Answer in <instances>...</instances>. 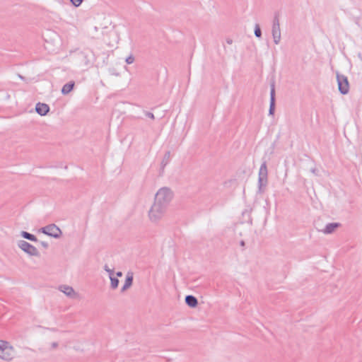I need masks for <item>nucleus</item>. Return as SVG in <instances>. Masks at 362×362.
<instances>
[{
  "instance_id": "b1692460",
  "label": "nucleus",
  "mask_w": 362,
  "mask_h": 362,
  "mask_svg": "<svg viewBox=\"0 0 362 362\" xmlns=\"http://www.w3.org/2000/svg\"><path fill=\"white\" fill-rule=\"evenodd\" d=\"M58 346H59V344H58V343H57V342H52V343L51 344V348H52V349H57V348L58 347Z\"/></svg>"
},
{
  "instance_id": "aec40b11",
  "label": "nucleus",
  "mask_w": 362,
  "mask_h": 362,
  "mask_svg": "<svg viewBox=\"0 0 362 362\" xmlns=\"http://www.w3.org/2000/svg\"><path fill=\"white\" fill-rule=\"evenodd\" d=\"M70 1L72 3V4L76 7L79 6L83 1V0H70Z\"/></svg>"
},
{
  "instance_id": "1a4fd4ad",
  "label": "nucleus",
  "mask_w": 362,
  "mask_h": 362,
  "mask_svg": "<svg viewBox=\"0 0 362 362\" xmlns=\"http://www.w3.org/2000/svg\"><path fill=\"white\" fill-rule=\"evenodd\" d=\"M59 291L64 293L67 297L71 298H76L78 296L77 293L74 291V289L68 285H60L58 287Z\"/></svg>"
},
{
  "instance_id": "bb28decb",
  "label": "nucleus",
  "mask_w": 362,
  "mask_h": 362,
  "mask_svg": "<svg viewBox=\"0 0 362 362\" xmlns=\"http://www.w3.org/2000/svg\"><path fill=\"white\" fill-rule=\"evenodd\" d=\"M226 42H227L228 44H229V45H231V44L233 43V40H232V39L228 38V39L226 40Z\"/></svg>"
},
{
  "instance_id": "a878e982",
  "label": "nucleus",
  "mask_w": 362,
  "mask_h": 362,
  "mask_svg": "<svg viewBox=\"0 0 362 362\" xmlns=\"http://www.w3.org/2000/svg\"><path fill=\"white\" fill-rule=\"evenodd\" d=\"M272 100H270L269 109V115H272Z\"/></svg>"
},
{
  "instance_id": "c756f323",
  "label": "nucleus",
  "mask_w": 362,
  "mask_h": 362,
  "mask_svg": "<svg viewBox=\"0 0 362 362\" xmlns=\"http://www.w3.org/2000/svg\"><path fill=\"white\" fill-rule=\"evenodd\" d=\"M311 171H312V173H313L314 174H317V173H316L317 170H316L315 168L312 169V170H311Z\"/></svg>"
},
{
  "instance_id": "6ab92c4d",
  "label": "nucleus",
  "mask_w": 362,
  "mask_h": 362,
  "mask_svg": "<svg viewBox=\"0 0 362 362\" xmlns=\"http://www.w3.org/2000/svg\"><path fill=\"white\" fill-rule=\"evenodd\" d=\"M104 269L109 274L110 276H113V274H114L113 269L109 268V267L107 264L105 265Z\"/></svg>"
},
{
  "instance_id": "7ed1b4c3",
  "label": "nucleus",
  "mask_w": 362,
  "mask_h": 362,
  "mask_svg": "<svg viewBox=\"0 0 362 362\" xmlns=\"http://www.w3.org/2000/svg\"><path fill=\"white\" fill-rule=\"evenodd\" d=\"M167 209H168L166 207L153 202L148 213L150 221L154 223H158L164 217Z\"/></svg>"
},
{
  "instance_id": "9b49d317",
  "label": "nucleus",
  "mask_w": 362,
  "mask_h": 362,
  "mask_svg": "<svg viewBox=\"0 0 362 362\" xmlns=\"http://www.w3.org/2000/svg\"><path fill=\"white\" fill-rule=\"evenodd\" d=\"M341 224L339 223H329L326 225L325 228L322 230L325 234L332 233Z\"/></svg>"
},
{
  "instance_id": "f257e3e1",
  "label": "nucleus",
  "mask_w": 362,
  "mask_h": 362,
  "mask_svg": "<svg viewBox=\"0 0 362 362\" xmlns=\"http://www.w3.org/2000/svg\"><path fill=\"white\" fill-rule=\"evenodd\" d=\"M173 198V191L167 187H161L158 190L154 197V202L168 209Z\"/></svg>"
},
{
  "instance_id": "5701e85b",
  "label": "nucleus",
  "mask_w": 362,
  "mask_h": 362,
  "mask_svg": "<svg viewBox=\"0 0 362 362\" xmlns=\"http://www.w3.org/2000/svg\"><path fill=\"white\" fill-rule=\"evenodd\" d=\"M146 115L147 117H148L149 118L152 119H154V118H155V117H154V115H153V113L150 112H147L146 113Z\"/></svg>"
},
{
  "instance_id": "f8f14e48",
  "label": "nucleus",
  "mask_w": 362,
  "mask_h": 362,
  "mask_svg": "<svg viewBox=\"0 0 362 362\" xmlns=\"http://www.w3.org/2000/svg\"><path fill=\"white\" fill-rule=\"evenodd\" d=\"M133 283V273L128 272L126 276L125 283L122 288V291L124 292L127 289H128Z\"/></svg>"
},
{
  "instance_id": "39448f33",
  "label": "nucleus",
  "mask_w": 362,
  "mask_h": 362,
  "mask_svg": "<svg viewBox=\"0 0 362 362\" xmlns=\"http://www.w3.org/2000/svg\"><path fill=\"white\" fill-rule=\"evenodd\" d=\"M18 247L30 256L39 257L38 250L25 240H20L17 242Z\"/></svg>"
},
{
  "instance_id": "cd10ccee",
  "label": "nucleus",
  "mask_w": 362,
  "mask_h": 362,
  "mask_svg": "<svg viewBox=\"0 0 362 362\" xmlns=\"http://www.w3.org/2000/svg\"><path fill=\"white\" fill-rule=\"evenodd\" d=\"M116 275H117V276H118V277H121V276H122V275H123V274H122V272H117L116 273Z\"/></svg>"
},
{
  "instance_id": "4468645a",
  "label": "nucleus",
  "mask_w": 362,
  "mask_h": 362,
  "mask_svg": "<svg viewBox=\"0 0 362 362\" xmlns=\"http://www.w3.org/2000/svg\"><path fill=\"white\" fill-rule=\"evenodd\" d=\"M75 85L74 81H70L65 85L62 88V93L63 95H67L69 94L74 88Z\"/></svg>"
},
{
  "instance_id": "412c9836",
  "label": "nucleus",
  "mask_w": 362,
  "mask_h": 362,
  "mask_svg": "<svg viewBox=\"0 0 362 362\" xmlns=\"http://www.w3.org/2000/svg\"><path fill=\"white\" fill-rule=\"evenodd\" d=\"M134 62V57L132 55L129 56V57L126 59V62H127L128 64H132Z\"/></svg>"
},
{
  "instance_id": "2eb2a0df",
  "label": "nucleus",
  "mask_w": 362,
  "mask_h": 362,
  "mask_svg": "<svg viewBox=\"0 0 362 362\" xmlns=\"http://www.w3.org/2000/svg\"><path fill=\"white\" fill-rule=\"evenodd\" d=\"M21 235L23 238L27 239L28 240H30V241H33V242H37V238H36L35 235H33V234H31L30 233H28L26 231H21Z\"/></svg>"
},
{
  "instance_id": "ddd939ff",
  "label": "nucleus",
  "mask_w": 362,
  "mask_h": 362,
  "mask_svg": "<svg viewBox=\"0 0 362 362\" xmlns=\"http://www.w3.org/2000/svg\"><path fill=\"white\" fill-rule=\"evenodd\" d=\"M185 303L189 307L195 308L198 304V300L194 296L188 295L185 297Z\"/></svg>"
},
{
  "instance_id": "393cba45",
  "label": "nucleus",
  "mask_w": 362,
  "mask_h": 362,
  "mask_svg": "<svg viewBox=\"0 0 362 362\" xmlns=\"http://www.w3.org/2000/svg\"><path fill=\"white\" fill-rule=\"evenodd\" d=\"M41 245L44 247V248H47L48 246H49V244L47 243V242H45V241H42L40 243Z\"/></svg>"
},
{
  "instance_id": "20e7f679",
  "label": "nucleus",
  "mask_w": 362,
  "mask_h": 362,
  "mask_svg": "<svg viewBox=\"0 0 362 362\" xmlns=\"http://www.w3.org/2000/svg\"><path fill=\"white\" fill-rule=\"evenodd\" d=\"M268 184V170L266 161H264L259 170L258 189L264 192Z\"/></svg>"
},
{
  "instance_id": "dca6fc26",
  "label": "nucleus",
  "mask_w": 362,
  "mask_h": 362,
  "mask_svg": "<svg viewBox=\"0 0 362 362\" xmlns=\"http://www.w3.org/2000/svg\"><path fill=\"white\" fill-rule=\"evenodd\" d=\"M170 152L167 151L165 153L163 160L161 162V165H163V167H165L168 163V162L170 160Z\"/></svg>"
},
{
  "instance_id": "a211bd4d",
  "label": "nucleus",
  "mask_w": 362,
  "mask_h": 362,
  "mask_svg": "<svg viewBox=\"0 0 362 362\" xmlns=\"http://www.w3.org/2000/svg\"><path fill=\"white\" fill-rule=\"evenodd\" d=\"M255 35L257 37H260L262 35V31L258 24H256L255 26Z\"/></svg>"
},
{
  "instance_id": "9d476101",
  "label": "nucleus",
  "mask_w": 362,
  "mask_h": 362,
  "mask_svg": "<svg viewBox=\"0 0 362 362\" xmlns=\"http://www.w3.org/2000/svg\"><path fill=\"white\" fill-rule=\"evenodd\" d=\"M35 111L41 116L46 115L49 111L48 105L42 103H37L35 106Z\"/></svg>"
},
{
  "instance_id": "c85d7f7f",
  "label": "nucleus",
  "mask_w": 362,
  "mask_h": 362,
  "mask_svg": "<svg viewBox=\"0 0 362 362\" xmlns=\"http://www.w3.org/2000/svg\"><path fill=\"white\" fill-rule=\"evenodd\" d=\"M240 246L244 247L245 246V241L244 240H241L240 243Z\"/></svg>"
},
{
  "instance_id": "4be33fe9",
  "label": "nucleus",
  "mask_w": 362,
  "mask_h": 362,
  "mask_svg": "<svg viewBox=\"0 0 362 362\" xmlns=\"http://www.w3.org/2000/svg\"><path fill=\"white\" fill-rule=\"evenodd\" d=\"M275 91H274V86L273 85V113L274 112V107H275Z\"/></svg>"
},
{
  "instance_id": "f03ea898",
  "label": "nucleus",
  "mask_w": 362,
  "mask_h": 362,
  "mask_svg": "<svg viewBox=\"0 0 362 362\" xmlns=\"http://www.w3.org/2000/svg\"><path fill=\"white\" fill-rule=\"evenodd\" d=\"M16 351L9 341L0 340V359L10 362L16 358Z\"/></svg>"
},
{
  "instance_id": "6e6552de",
  "label": "nucleus",
  "mask_w": 362,
  "mask_h": 362,
  "mask_svg": "<svg viewBox=\"0 0 362 362\" xmlns=\"http://www.w3.org/2000/svg\"><path fill=\"white\" fill-rule=\"evenodd\" d=\"M281 39V32L279 28V23L278 19V14L276 13L273 19V40L275 44H278Z\"/></svg>"
},
{
  "instance_id": "0eeeda50",
  "label": "nucleus",
  "mask_w": 362,
  "mask_h": 362,
  "mask_svg": "<svg viewBox=\"0 0 362 362\" xmlns=\"http://www.w3.org/2000/svg\"><path fill=\"white\" fill-rule=\"evenodd\" d=\"M41 232L45 235L59 238L62 236V232L61 229L55 224H49L40 229Z\"/></svg>"
},
{
  "instance_id": "f3484780",
  "label": "nucleus",
  "mask_w": 362,
  "mask_h": 362,
  "mask_svg": "<svg viewBox=\"0 0 362 362\" xmlns=\"http://www.w3.org/2000/svg\"><path fill=\"white\" fill-rule=\"evenodd\" d=\"M111 281V288L112 289H115L118 287L119 280L117 278L113 277V276H110Z\"/></svg>"
},
{
  "instance_id": "423d86ee",
  "label": "nucleus",
  "mask_w": 362,
  "mask_h": 362,
  "mask_svg": "<svg viewBox=\"0 0 362 362\" xmlns=\"http://www.w3.org/2000/svg\"><path fill=\"white\" fill-rule=\"evenodd\" d=\"M337 81L338 84V89L340 93L342 95L347 94L349 91V83L348 78L346 76L340 74L337 72Z\"/></svg>"
}]
</instances>
